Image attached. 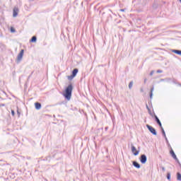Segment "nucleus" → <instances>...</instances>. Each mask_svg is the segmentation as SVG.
<instances>
[{"label": "nucleus", "mask_w": 181, "mask_h": 181, "mask_svg": "<svg viewBox=\"0 0 181 181\" xmlns=\"http://www.w3.org/2000/svg\"><path fill=\"white\" fill-rule=\"evenodd\" d=\"M73 93V84L70 83L65 89V92L64 93V97L68 101H70L71 99V94Z\"/></svg>", "instance_id": "obj_1"}, {"label": "nucleus", "mask_w": 181, "mask_h": 181, "mask_svg": "<svg viewBox=\"0 0 181 181\" xmlns=\"http://www.w3.org/2000/svg\"><path fill=\"white\" fill-rule=\"evenodd\" d=\"M146 128H148V131L153 134V135H158V133L156 132V129L153 128L152 126L149 124H146Z\"/></svg>", "instance_id": "obj_2"}, {"label": "nucleus", "mask_w": 181, "mask_h": 181, "mask_svg": "<svg viewBox=\"0 0 181 181\" xmlns=\"http://www.w3.org/2000/svg\"><path fill=\"white\" fill-rule=\"evenodd\" d=\"M141 163L143 165H145L146 163V161L148 160V158L146 157V155L142 154L139 158Z\"/></svg>", "instance_id": "obj_3"}, {"label": "nucleus", "mask_w": 181, "mask_h": 181, "mask_svg": "<svg viewBox=\"0 0 181 181\" xmlns=\"http://www.w3.org/2000/svg\"><path fill=\"white\" fill-rule=\"evenodd\" d=\"M23 53H25V50L21 49L17 57V63H20V62L22 60V59H23Z\"/></svg>", "instance_id": "obj_4"}, {"label": "nucleus", "mask_w": 181, "mask_h": 181, "mask_svg": "<svg viewBox=\"0 0 181 181\" xmlns=\"http://www.w3.org/2000/svg\"><path fill=\"white\" fill-rule=\"evenodd\" d=\"M132 152L134 155V156H137V155H139V151H137L136 148L134 145H132Z\"/></svg>", "instance_id": "obj_5"}, {"label": "nucleus", "mask_w": 181, "mask_h": 181, "mask_svg": "<svg viewBox=\"0 0 181 181\" xmlns=\"http://www.w3.org/2000/svg\"><path fill=\"white\" fill-rule=\"evenodd\" d=\"M18 12H19V8H14L13 10V18H16L18 16Z\"/></svg>", "instance_id": "obj_6"}, {"label": "nucleus", "mask_w": 181, "mask_h": 181, "mask_svg": "<svg viewBox=\"0 0 181 181\" xmlns=\"http://www.w3.org/2000/svg\"><path fill=\"white\" fill-rule=\"evenodd\" d=\"M132 165L134 166V168H136V169H141V164L138 162L132 161Z\"/></svg>", "instance_id": "obj_7"}, {"label": "nucleus", "mask_w": 181, "mask_h": 181, "mask_svg": "<svg viewBox=\"0 0 181 181\" xmlns=\"http://www.w3.org/2000/svg\"><path fill=\"white\" fill-rule=\"evenodd\" d=\"M35 110H40L42 108V104L39 102L35 103Z\"/></svg>", "instance_id": "obj_8"}, {"label": "nucleus", "mask_w": 181, "mask_h": 181, "mask_svg": "<svg viewBox=\"0 0 181 181\" xmlns=\"http://www.w3.org/2000/svg\"><path fill=\"white\" fill-rule=\"evenodd\" d=\"M37 40V37L36 36H33L32 38L30 40V43H36Z\"/></svg>", "instance_id": "obj_9"}, {"label": "nucleus", "mask_w": 181, "mask_h": 181, "mask_svg": "<svg viewBox=\"0 0 181 181\" xmlns=\"http://www.w3.org/2000/svg\"><path fill=\"white\" fill-rule=\"evenodd\" d=\"M170 153L172 158H173V159H176V158H177V157L176 156V154L175 153V151H173V149H171V150L170 151Z\"/></svg>", "instance_id": "obj_10"}, {"label": "nucleus", "mask_w": 181, "mask_h": 181, "mask_svg": "<svg viewBox=\"0 0 181 181\" xmlns=\"http://www.w3.org/2000/svg\"><path fill=\"white\" fill-rule=\"evenodd\" d=\"M77 73H78V69L76 68L72 71V75L75 77L77 76Z\"/></svg>", "instance_id": "obj_11"}, {"label": "nucleus", "mask_w": 181, "mask_h": 181, "mask_svg": "<svg viewBox=\"0 0 181 181\" xmlns=\"http://www.w3.org/2000/svg\"><path fill=\"white\" fill-rule=\"evenodd\" d=\"M173 53H175V54H178L179 56H181V50L179 49H173Z\"/></svg>", "instance_id": "obj_12"}, {"label": "nucleus", "mask_w": 181, "mask_h": 181, "mask_svg": "<svg viewBox=\"0 0 181 181\" xmlns=\"http://www.w3.org/2000/svg\"><path fill=\"white\" fill-rule=\"evenodd\" d=\"M153 87H152L150 90V100H152V97L153 95Z\"/></svg>", "instance_id": "obj_13"}, {"label": "nucleus", "mask_w": 181, "mask_h": 181, "mask_svg": "<svg viewBox=\"0 0 181 181\" xmlns=\"http://www.w3.org/2000/svg\"><path fill=\"white\" fill-rule=\"evenodd\" d=\"M154 118H155V121L157 124H159V122H160L159 117H158V116H156V115H154Z\"/></svg>", "instance_id": "obj_14"}, {"label": "nucleus", "mask_w": 181, "mask_h": 181, "mask_svg": "<svg viewBox=\"0 0 181 181\" xmlns=\"http://www.w3.org/2000/svg\"><path fill=\"white\" fill-rule=\"evenodd\" d=\"M134 86V81H130L129 83V90H131V88H132V86Z\"/></svg>", "instance_id": "obj_15"}, {"label": "nucleus", "mask_w": 181, "mask_h": 181, "mask_svg": "<svg viewBox=\"0 0 181 181\" xmlns=\"http://www.w3.org/2000/svg\"><path fill=\"white\" fill-rule=\"evenodd\" d=\"M161 132L164 138H166V133L165 132V129H163V128L161 129Z\"/></svg>", "instance_id": "obj_16"}, {"label": "nucleus", "mask_w": 181, "mask_h": 181, "mask_svg": "<svg viewBox=\"0 0 181 181\" xmlns=\"http://www.w3.org/2000/svg\"><path fill=\"white\" fill-rule=\"evenodd\" d=\"M177 179L178 180H180V181H181V174H180V173H177Z\"/></svg>", "instance_id": "obj_17"}, {"label": "nucleus", "mask_w": 181, "mask_h": 181, "mask_svg": "<svg viewBox=\"0 0 181 181\" xmlns=\"http://www.w3.org/2000/svg\"><path fill=\"white\" fill-rule=\"evenodd\" d=\"M172 83H173L174 84H177V80H176L175 78H173L171 79Z\"/></svg>", "instance_id": "obj_18"}, {"label": "nucleus", "mask_w": 181, "mask_h": 181, "mask_svg": "<svg viewBox=\"0 0 181 181\" xmlns=\"http://www.w3.org/2000/svg\"><path fill=\"white\" fill-rule=\"evenodd\" d=\"M165 81H167V83H170V81H172V78H165Z\"/></svg>", "instance_id": "obj_19"}, {"label": "nucleus", "mask_w": 181, "mask_h": 181, "mask_svg": "<svg viewBox=\"0 0 181 181\" xmlns=\"http://www.w3.org/2000/svg\"><path fill=\"white\" fill-rule=\"evenodd\" d=\"M174 159L177 162V163H178V165H180V166H181L180 161H179V159L177 158V157H176V158H174Z\"/></svg>", "instance_id": "obj_20"}, {"label": "nucleus", "mask_w": 181, "mask_h": 181, "mask_svg": "<svg viewBox=\"0 0 181 181\" xmlns=\"http://www.w3.org/2000/svg\"><path fill=\"white\" fill-rule=\"evenodd\" d=\"M167 179L168 180H170V173H167Z\"/></svg>", "instance_id": "obj_21"}, {"label": "nucleus", "mask_w": 181, "mask_h": 181, "mask_svg": "<svg viewBox=\"0 0 181 181\" xmlns=\"http://www.w3.org/2000/svg\"><path fill=\"white\" fill-rule=\"evenodd\" d=\"M74 77H76V76H73V74H71V76H68V80H71Z\"/></svg>", "instance_id": "obj_22"}, {"label": "nucleus", "mask_w": 181, "mask_h": 181, "mask_svg": "<svg viewBox=\"0 0 181 181\" xmlns=\"http://www.w3.org/2000/svg\"><path fill=\"white\" fill-rule=\"evenodd\" d=\"M11 33H15V32H16L15 28H11Z\"/></svg>", "instance_id": "obj_23"}, {"label": "nucleus", "mask_w": 181, "mask_h": 181, "mask_svg": "<svg viewBox=\"0 0 181 181\" xmlns=\"http://www.w3.org/2000/svg\"><path fill=\"white\" fill-rule=\"evenodd\" d=\"M157 124H158V125H159L160 129H162V128H163V127H162V122H160L159 123H157Z\"/></svg>", "instance_id": "obj_24"}, {"label": "nucleus", "mask_w": 181, "mask_h": 181, "mask_svg": "<svg viewBox=\"0 0 181 181\" xmlns=\"http://www.w3.org/2000/svg\"><path fill=\"white\" fill-rule=\"evenodd\" d=\"M156 73H158V74L163 73V71L158 69V70H157Z\"/></svg>", "instance_id": "obj_25"}, {"label": "nucleus", "mask_w": 181, "mask_h": 181, "mask_svg": "<svg viewBox=\"0 0 181 181\" xmlns=\"http://www.w3.org/2000/svg\"><path fill=\"white\" fill-rule=\"evenodd\" d=\"M153 73H155V71H151L150 72V76H153Z\"/></svg>", "instance_id": "obj_26"}, {"label": "nucleus", "mask_w": 181, "mask_h": 181, "mask_svg": "<svg viewBox=\"0 0 181 181\" xmlns=\"http://www.w3.org/2000/svg\"><path fill=\"white\" fill-rule=\"evenodd\" d=\"M148 114L151 115V116H152V112L151 111V109H148Z\"/></svg>", "instance_id": "obj_27"}, {"label": "nucleus", "mask_w": 181, "mask_h": 181, "mask_svg": "<svg viewBox=\"0 0 181 181\" xmlns=\"http://www.w3.org/2000/svg\"><path fill=\"white\" fill-rule=\"evenodd\" d=\"M11 115L13 116H15V110H11Z\"/></svg>", "instance_id": "obj_28"}, {"label": "nucleus", "mask_w": 181, "mask_h": 181, "mask_svg": "<svg viewBox=\"0 0 181 181\" xmlns=\"http://www.w3.org/2000/svg\"><path fill=\"white\" fill-rule=\"evenodd\" d=\"M146 107L148 110H151V108H149V106H148V104L146 105Z\"/></svg>", "instance_id": "obj_29"}, {"label": "nucleus", "mask_w": 181, "mask_h": 181, "mask_svg": "<svg viewBox=\"0 0 181 181\" xmlns=\"http://www.w3.org/2000/svg\"><path fill=\"white\" fill-rule=\"evenodd\" d=\"M161 169L163 170V172H165L166 170V169L165 168V167H161Z\"/></svg>", "instance_id": "obj_30"}, {"label": "nucleus", "mask_w": 181, "mask_h": 181, "mask_svg": "<svg viewBox=\"0 0 181 181\" xmlns=\"http://www.w3.org/2000/svg\"><path fill=\"white\" fill-rule=\"evenodd\" d=\"M1 107H5V104H4V103L0 104V108H1Z\"/></svg>", "instance_id": "obj_31"}, {"label": "nucleus", "mask_w": 181, "mask_h": 181, "mask_svg": "<svg viewBox=\"0 0 181 181\" xmlns=\"http://www.w3.org/2000/svg\"><path fill=\"white\" fill-rule=\"evenodd\" d=\"M120 12H125V9L124 8L120 9Z\"/></svg>", "instance_id": "obj_32"}, {"label": "nucleus", "mask_w": 181, "mask_h": 181, "mask_svg": "<svg viewBox=\"0 0 181 181\" xmlns=\"http://www.w3.org/2000/svg\"><path fill=\"white\" fill-rule=\"evenodd\" d=\"M105 131H108V127H106L105 128Z\"/></svg>", "instance_id": "obj_33"}, {"label": "nucleus", "mask_w": 181, "mask_h": 181, "mask_svg": "<svg viewBox=\"0 0 181 181\" xmlns=\"http://www.w3.org/2000/svg\"><path fill=\"white\" fill-rule=\"evenodd\" d=\"M164 138H165V141L168 142V137H166V136H165V137H164Z\"/></svg>", "instance_id": "obj_34"}, {"label": "nucleus", "mask_w": 181, "mask_h": 181, "mask_svg": "<svg viewBox=\"0 0 181 181\" xmlns=\"http://www.w3.org/2000/svg\"><path fill=\"white\" fill-rule=\"evenodd\" d=\"M17 113L18 114V115H21V113L19 112V110L17 111Z\"/></svg>", "instance_id": "obj_35"}, {"label": "nucleus", "mask_w": 181, "mask_h": 181, "mask_svg": "<svg viewBox=\"0 0 181 181\" xmlns=\"http://www.w3.org/2000/svg\"><path fill=\"white\" fill-rule=\"evenodd\" d=\"M144 83H146V78L144 79Z\"/></svg>", "instance_id": "obj_36"}, {"label": "nucleus", "mask_w": 181, "mask_h": 181, "mask_svg": "<svg viewBox=\"0 0 181 181\" xmlns=\"http://www.w3.org/2000/svg\"><path fill=\"white\" fill-rule=\"evenodd\" d=\"M161 81H165V79H161Z\"/></svg>", "instance_id": "obj_37"}]
</instances>
